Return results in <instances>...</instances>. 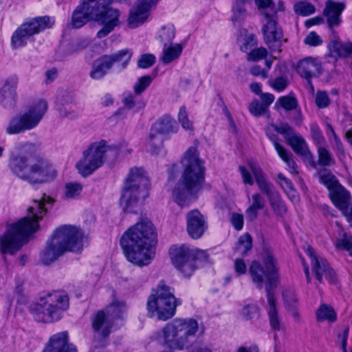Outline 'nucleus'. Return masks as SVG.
Here are the masks:
<instances>
[{
  "instance_id": "1",
  "label": "nucleus",
  "mask_w": 352,
  "mask_h": 352,
  "mask_svg": "<svg viewBox=\"0 0 352 352\" xmlns=\"http://www.w3.org/2000/svg\"><path fill=\"white\" fill-rule=\"evenodd\" d=\"M54 201L45 196L34 199L28 208L27 216L8 226L6 232L0 236V252L11 255L17 252L28 241L29 236L40 228L39 221L47 212L46 204H52Z\"/></svg>"
},
{
  "instance_id": "2",
  "label": "nucleus",
  "mask_w": 352,
  "mask_h": 352,
  "mask_svg": "<svg viewBox=\"0 0 352 352\" xmlns=\"http://www.w3.org/2000/svg\"><path fill=\"white\" fill-rule=\"evenodd\" d=\"M157 233L151 221L142 217L122 235L120 245L127 260L139 266L147 265L155 255Z\"/></svg>"
},
{
  "instance_id": "3",
  "label": "nucleus",
  "mask_w": 352,
  "mask_h": 352,
  "mask_svg": "<svg viewBox=\"0 0 352 352\" xmlns=\"http://www.w3.org/2000/svg\"><path fill=\"white\" fill-rule=\"evenodd\" d=\"M9 168L14 175L30 184L49 182L57 175L53 166L38 155L32 144L23 145L18 155L11 156Z\"/></svg>"
},
{
  "instance_id": "4",
  "label": "nucleus",
  "mask_w": 352,
  "mask_h": 352,
  "mask_svg": "<svg viewBox=\"0 0 352 352\" xmlns=\"http://www.w3.org/2000/svg\"><path fill=\"white\" fill-rule=\"evenodd\" d=\"M181 163L184 170L173 190V196L178 205L184 207L201 190L205 182V167L204 162L194 146L184 153Z\"/></svg>"
},
{
  "instance_id": "5",
  "label": "nucleus",
  "mask_w": 352,
  "mask_h": 352,
  "mask_svg": "<svg viewBox=\"0 0 352 352\" xmlns=\"http://www.w3.org/2000/svg\"><path fill=\"white\" fill-rule=\"evenodd\" d=\"M83 233L72 226L57 228L49 239L41 255V261L48 265L56 261L66 252H80L82 250Z\"/></svg>"
},
{
  "instance_id": "6",
  "label": "nucleus",
  "mask_w": 352,
  "mask_h": 352,
  "mask_svg": "<svg viewBox=\"0 0 352 352\" xmlns=\"http://www.w3.org/2000/svg\"><path fill=\"white\" fill-rule=\"evenodd\" d=\"M149 180L142 168H131L124 181L120 204L125 212L137 213L148 196Z\"/></svg>"
},
{
  "instance_id": "7",
  "label": "nucleus",
  "mask_w": 352,
  "mask_h": 352,
  "mask_svg": "<svg viewBox=\"0 0 352 352\" xmlns=\"http://www.w3.org/2000/svg\"><path fill=\"white\" fill-rule=\"evenodd\" d=\"M180 303L174 296L173 289L161 282L148 298V316L150 318L157 316L159 320H167L175 315L176 307Z\"/></svg>"
},
{
  "instance_id": "8",
  "label": "nucleus",
  "mask_w": 352,
  "mask_h": 352,
  "mask_svg": "<svg viewBox=\"0 0 352 352\" xmlns=\"http://www.w3.org/2000/svg\"><path fill=\"white\" fill-rule=\"evenodd\" d=\"M198 322L192 318L175 319L162 329L164 343L170 348H188L198 331Z\"/></svg>"
},
{
  "instance_id": "9",
  "label": "nucleus",
  "mask_w": 352,
  "mask_h": 352,
  "mask_svg": "<svg viewBox=\"0 0 352 352\" xmlns=\"http://www.w3.org/2000/svg\"><path fill=\"white\" fill-rule=\"evenodd\" d=\"M262 259L266 270H264L261 264L257 261H252L249 273L252 280L256 284L258 289L263 287L265 280H266L267 297L268 292L274 294L273 289L276 287L278 279V269L276 267V260L272 251L268 248L263 250L262 253Z\"/></svg>"
},
{
  "instance_id": "10",
  "label": "nucleus",
  "mask_w": 352,
  "mask_h": 352,
  "mask_svg": "<svg viewBox=\"0 0 352 352\" xmlns=\"http://www.w3.org/2000/svg\"><path fill=\"white\" fill-rule=\"evenodd\" d=\"M170 256L174 266L186 277H189L199 265L208 261V255L205 251L185 244L171 247Z\"/></svg>"
},
{
  "instance_id": "11",
  "label": "nucleus",
  "mask_w": 352,
  "mask_h": 352,
  "mask_svg": "<svg viewBox=\"0 0 352 352\" xmlns=\"http://www.w3.org/2000/svg\"><path fill=\"white\" fill-rule=\"evenodd\" d=\"M68 296L60 292L49 294L45 299H41L31 308L36 320L43 322H52L58 320L63 311L69 307Z\"/></svg>"
},
{
  "instance_id": "12",
  "label": "nucleus",
  "mask_w": 352,
  "mask_h": 352,
  "mask_svg": "<svg viewBox=\"0 0 352 352\" xmlns=\"http://www.w3.org/2000/svg\"><path fill=\"white\" fill-rule=\"evenodd\" d=\"M47 109V102L43 100L32 105L27 111L13 117L10 120L6 127L7 133L18 134L34 128L41 120Z\"/></svg>"
},
{
  "instance_id": "13",
  "label": "nucleus",
  "mask_w": 352,
  "mask_h": 352,
  "mask_svg": "<svg viewBox=\"0 0 352 352\" xmlns=\"http://www.w3.org/2000/svg\"><path fill=\"white\" fill-rule=\"evenodd\" d=\"M111 151V147L104 140L91 144L76 165L80 174L83 177L91 175L103 164L107 153Z\"/></svg>"
},
{
  "instance_id": "14",
  "label": "nucleus",
  "mask_w": 352,
  "mask_h": 352,
  "mask_svg": "<svg viewBox=\"0 0 352 352\" xmlns=\"http://www.w3.org/2000/svg\"><path fill=\"white\" fill-rule=\"evenodd\" d=\"M54 21L48 16H38L23 23L12 36L14 48L23 47L35 34L51 28Z\"/></svg>"
},
{
  "instance_id": "15",
  "label": "nucleus",
  "mask_w": 352,
  "mask_h": 352,
  "mask_svg": "<svg viewBox=\"0 0 352 352\" xmlns=\"http://www.w3.org/2000/svg\"><path fill=\"white\" fill-rule=\"evenodd\" d=\"M126 311V305L124 302L114 300L107 307V314L102 310L99 311L92 322V327L95 331L100 332L104 338L110 333L112 327V321L122 318Z\"/></svg>"
},
{
  "instance_id": "16",
  "label": "nucleus",
  "mask_w": 352,
  "mask_h": 352,
  "mask_svg": "<svg viewBox=\"0 0 352 352\" xmlns=\"http://www.w3.org/2000/svg\"><path fill=\"white\" fill-rule=\"evenodd\" d=\"M132 54L128 50H122L110 55H103L95 60L90 72V77L94 80L102 78L114 63H118L120 69H124L128 65Z\"/></svg>"
},
{
  "instance_id": "17",
  "label": "nucleus",
  "mask_w": 352,
  "mask_h": 352,
  "mask_svg": "<svg viewBox=\"0 0 352 352\" xmlns=\"http://www.w3.org/2000/svg\"><path fill=\"white\" fill-rule=\"evenodd\" d=\"M251 170L261 192L267 197L274 212L278 216H283L287 212V208L280 195L274 190L273 185L268 182L262 170L255 166H250Z\"/></svg>"
},
{
  "instance_id": "18",
  "label": "nucleus",
  "mask_w": 352,
  "mask_h": 352,
  "mask_svg": "<svg viewBox=\"0 0 352 352\" xmlns=\"http://www.w3.org/2000/svg\"><path fill=\"white\" fill-rule=\"evenodd\" d=\"M271 126L275 131L283 135L286 142L296 154L313 160L314 156L309 150L305 139L298 134L289 124L281 122L278 124H272Z\"/></svg>"
},
{
  "instance_id": "19",
  "label": "nucleus",
  "mask_w": 352,
  "mask_h": 352,
  "mask_svg": "<svg viewBox=\"0 0 352 352\" xmlns=\"http://www.w3.org/2000/svg\"><path fill=\"white\" fill-rule=\"evenodd\" d=\"M174 124L175 121L170 116L164 115L152 125L148 140L153 154L157 155L163 146V140L157 135L174 132Z\"/></svg>"
},
{
  "instance_id": "20",
  "label": "nucleus",
  "mask_w": 352,
  "mask_h": 352,
  "mask_svg": "<svg viewBox=\"0 0 352 352\" xmlns=\"http://www.w3.org/2000/svg\"><path fill=\"white\" fill-rule=\"evenodd\" d=\"M264 15L269 19L262 29L264 41L272 51L280 52L283 42H287V39H283L282 30L278 27L276 21L272 19V14L265 13Z\"/></svg>"
},
{
  "instance_id": "21",
  "label": "nucleus",
  "mask_w": 352,
  "mask_h": 352,
  "mask_svg": "<svg viewBox=\"0 0 352 352\" xmlns=\"http://www.w3.org/2000/svg\"><path fill=\"white\" fill-rule=\"evenodd\" d=\"M306 252L311 258L312 270L315 274L316 279L322 283V278L324 277L331 283H334L336 280V274L333 269L329 266L326 259L316 256L314 250L308 246Z\"/></svg>"
},
{
  "instance_id": "22",
  "label": "nucleus",
  "mask_w": 352,
  "mask_h": 352,
  "mask_svg": "<svg viewBox=\"0 0 352 352\" xmlns=\"http://www.w3.org/2000/svg\"><path fill=\"white\" fill-rule=\"evenodd\" d=\"M120 12L119 10L110 8L109 6L106 7L105 11L102 12L96 19V22L103 27L97 33V37L102 38L111 33L116 27L120 23Z\"/></svg>"
},
{
  "instance_id": "23",
  "label": "nucleus",
  "mask_w": 352,
  "mask_h": 352,
  "mask_svg": "<svg viewBox=\"0 0 352 352\" xmlns=\"http://www.w3.org/2000/svg\"><path fill=\"white\" fill-rule=\"evenodd\" d=\"M207 228V222L198 210H190L186 214V230L192 239L201 238Z\"/></svg>"
},
{
  "instance_id": "24",
  "label": "nucleus",
  "mask_w": 352,
  "mask_h": 352,
  "mask_svg": "<svg viewBox=\"0 0 352 352\" xmlns=\"http://www.w3.org/2000/svg\"><path fill=\"white\" fill-rule=\"evenodd\" d=\"M43 352H77L76 346L69 343L68 333L59 332L52 336Z\"/></svg>"
},
{
  "instance_id": "25",
  "label": "nucleus",
  "mask_w": 352,
  "mask_h": 352,
  "mask_svg": "<svg viewBox=\"0 0 352 352\" xmlns=\"http://www.w3.org/2000/svg\"><path fill=\"white\" fill-rule=\"evenodd\" d=\"M344 8L345 5L343 3H336L331 0L326 1L323 14L327 18L329 28L338 26L340 24V15Z\"/></svg>"
},
{
  "instance_id": "26",
  "label": "nucleus",
  "mask_w": 352,
  "mask_h": 352,
  "mask_svg": "<svg viewBox=\"0 0 352 352\" xmlns=\"http://www.w3.org/2000/svg\"><path fill=\"white\" fill-rule=\"evenodd\" d=\"M296 70L301 77L307 80L313 89L311 79L316 74H320V65L314 58L309 57L298 63Z\"/></svg>"
},
{
  "instance_id": "27",
  "label": "nucleus",
  "mask_w": 352,
  "mask_h": 352,
  "mask_svg": "<svg viewBox=\"0 0 352 352\" xmlns=\"http://www.w3.org/2000/svg\"><path fill=\"white\" fill-rule=\"evenodd\" d=\"M113 0H82L80 5L87 14L96 21L100 15L105 11L106 7L110 6Z\"/></svg>"
},
{
  "instance_id": "28",
  "label": "nucleus",
  "mask_w": 352,
  "mask_h": 352,
  "mask_svg": "<svg viewBox=\"0 0 352 352\" xmlns=\"http://www.w3.org/2000/svg\"><path fill=\"white\" fill-rule=\"evenodd\" d=\"M329 197L335 206L340 210L348 208L351 199L349 192L341 184L337 185L329 192Z\"/></svg>"
},
{
  "instance_id": "29",
  "label": "nucleus",
  "mask_w": 352,
  "mask_h": 352,
  "mask_svg": "<svg viewBox=\"0 0 352 352\" xmlns=\"http://www.w3.org/2000/svg\"><path fill=\"white\" fill-rule=\"evenodd\" d=\"M149 14L147 9L140 7V4L137 3L136 6L130 10L127 19L129 27L135 28L143 24L148 19Z\"/></svg>"
},
{
  "instance_id": "30",
  "label": "nucleus",
  "mask_w": 352,
  "mask_h": 352,
  "mask_svg": "<svg viewBox=\"0 0 352 352\" xmlns=\"http://www.w3.org/2000/svg\"><path fill=\"white\" fill-rule=\"evenodd\" d=\"M19 82V78L16 75L12 74L8 76L3 82L0 89V96L5 100H14L16 96V87Z\"/></svg>"
},
{
  "instance_id": "31",
  "label": "nucleus",
  "mask_w": 352,
  "mask_h": 352,
  "mask_svg": "<svg viewBox=\"0 0 352 352\" xmlns=\"http://www.w3.org/2000/svg\"><path fill=\"white\" fill-rule=\"evenodd\" d=\"M252 202L245 210L246 219L248 221H254L258 216V212L265 206L264 198L259 193H254L252 197Z\"/></svg>"
},
{
  "instance_id": "32",
  "label": "nucleus",
  "mask_w": 352,
  "mask_h": 352,
  "mask_svg": "<svg viewBox=\"0 0 352 352\" xmlns=\"http://www.w3.org/2000/svg\"><path fill=\"white\" fill-rule=\"evenodd\" d=\"M268 317L271 328L274 331L280 330V320L278 314L276 299L274 294L268 292Z\"/></svg>"
},
{
  "instance_id": "33",
  "label": "nucleus",
  "mask_w": 352,
  "mask_h": 352,
  "mask_svg": "<svg viewBox=\"0 0 352 352\" xmlns=\"http://www.w3.org/2000/svg\"><path fill=\"white\" fill-rule=\"evenodd\" d=\"M248 1V0H234L232 21L234 26L240 27L244 22L247 16L245 5Z\"/></svg>"
},
{
  "instance_id": "34",
  "label": "nucleus",
  "mask_w": 352,
  "mask_h": 352,
  "mask_svg": "<svg viewBox=\"0 0 352 352\" xmlns=\"http://www.w3.org/2000/svg\"><path fill=\"white\" fill-rule=\"evenodd\" d=\"M329 47L331 55L333 57H347L352 54L351 43H342L335 40L330 43Z\"/></svg>"
},
{
  "instance_id": "35",
  "label": "nucleus",
  "mask_w": 352,
  "mask_h": 352,
  "mask_svg": "<svg viewBox=\"0 0 352 352\" xmlns=\"http://www.w3.org/2000/svg\"><path fill=\"white\" fill-rule=\"evenodd\" d=\"M183 47L180 44L164 45L161 60L164 64H169L181 55Z\"/></svg>"
},
{
  "instance_id": "36",
  "label": "nucleus",
  "mask_w": 352,
  "mask_h": 352,
  "mask_svg": "<svg viewBox=\"0 0 352 352\" xmlns=\"http://www.w3.org/2000/svg\"><path fill=\"white\" fill-rule=\"evenodd\" d=\"M87 12L84 10L82 6L80 4L76 7L72 14L71 25L74 28H80L89 21H93Z\"/></svg>"
},
{
  "instance_id": "37",
  "label": "nucleus",
  "mask_w": 352,
  "mask_h": 352,
  "mask_svg": "<svg viewBox=\"0 0 352 352\" xmlns=\"http://www.w3.org/2000/svg\"><path fill=\"white\" fill-rule=\"evenodd\" d=\"M252 239L250 234L245 233L241 236L234 248V252L239 256H245L252 249Z\"/></svg>"
},
{
  "instance_id": "38",
  "label": "nucleus",
  "mask_w": 352,
  "mask_h": 352,
  "mask_svg": "<svg viewBox=\"0 0 352 352\" xmlns=\"http://www.w3.org/2000/svg\"><path fill=\"white\" fill-rule=\"evenodd\" d=\"M316 317L318 321L329 320L334 322L336 320V314L330 306L326 304L322 305L316 312Z\"/></svg>"
},
{
  "instance_id": "39",
  "label": "nucleus",
  "mask_w": 352,
  "mask_h": 352,
  "mask_svg": "<svg viewBox=\"0 0 352 352\" xmlns=\"http://www.w3.org/2000/svg\"><path fill=\"white\" fill-rule=\"evenodd\" d=\"M318 164L320 166L327 167L335 164V160L332 154L325 147H318Z\"/></svg>"
},
{
  "instance_id": "40",
  "label": "nucleus",
  "mask_w": 352,
  "mask_h": 352,
  "mask_svg": "<svg viewBox=\"0 0 352 352\" xmlns=\"http://www.w3.org/2000/svg\"><path fill=\"white\" fill-rule=\"evenodd\" d=\"M82 190V186L80 183H67L65 185L63 198L65 199H75L80 195Z\"/></svg>"
},
{
  "instance_id": "41",
  "label": "nucleus",
  "mask_w": 352,
  "mask_h": 352,
  "mask_svg": "<svg viewBox=\"0 0 352 352\" xmlns=\"http://www.w3.org/2000/svg\"><path fill=\"white\" fill-rule=\"evenodd\" d=\"M241 314L245 320H252L260 317V310L256 305H247L241 309Z\"/></svg>"
},
{
  "instance_id": "42",
  "label": "nucleus",
  "mask_w": 352,
  "mask_h": 352,
  "mask_svg": "<svg viewBox=\"0 0 352 352\" xmlns=\"http://www.w3.org/2000/svg\"><path fill=\"white\" fill-rule=\"evenodd\" d=\"M294 12L301 16H308L315 12L314 5L307 1L297 2L294 6Z\"/></svg>"
},
{
  "instance_id": "43",
  "label": "nucleus",
  "mask_w": 352,
  "mask_h": 352,
  "mask_svg": "<svg viewBox=\"0 0 352 352\" xmlns=\"http://www.w3.org/2000/svg\"><path fill=\"white\" fill-rule=\"evenodd\" d=\"M278 104L286 111H292L296 109L298 104L297 99L291 95L279 98L276 103V105Z\"/></svg>"
},
{
  "instance_id": "44",
  "label": "nucleus",
  "mask_w": 352,
  "mask_h": 352,
  "mask_svg": "<svg viewBox=\"0 0 352 352\" xmlns=\"http://www.w3.org/2000/svg\"><path fill=\"white\" fill-rule=\"evenodd\" d=\"M319 179L320 183L324 184L329 192L340 184L336 177L329 172L320 174Z\"/></svg>"
},
{
  "instance_id": "45",
  "label": "nucleus",
  "mask_w": 352,
  "mask_h": 352,
  "mask_svg": "<svg viewBox=\"0 0 352 352\" xmlns=\"http://www.w3.org/2000/svg\"><path fill=\"white\" fill-rule=\"evenodd\" d=\"M152 80V77L148 75L139 78L133 86L135 94L140 95L151 85Z\"/></svg>"
},
{
  "instance_id": "46",
  "label": "nucleus",
  "mask_w": 352,
  "mask_h": 352,
  "mask_svg": "<svg viewBox=\"0 0 352 352\" xmlns=\"http://www.w3.org/2000/svg\"><path fill=\"white\" fill-rule=\"evenodd\" d=\"M175 30L173 27H164L162 28L160 38L161 42L164 45H170L173 44V41L175 38Z\"/></svg>"
},
{
  "instance_id": "47",
  "label": "nucleus",
  "mask_w": 352,
  "mask_h": 352,
  "mask_svg": "<svg viewBox=\"0 0 352 352\" xmlns=\"http://www.w3.org/2000/svg\"><path fill=\"white\" fill-rule=\"evenodd\" d=\"M278 155L287 164L292 173H298L297 165L292 158V155L286 148L278 153Z\"/></svg>"
},
{
  "instance_id": "48",
  "label": "nucleus",
  "mask_w": 352,
  "mask_h": 352,
  "mask_svg": "<svg viewBox=\"0 0 352 352\" xmlns=\"http://www.w3.org/2000/svg\"><path fill=\"white\" fill-rule=\"evenodd\" d=\"M248 109L250 112L255 116L263 115L268 111L266 105H264L261 102L256 99L252 101Z\"/></svg>"
},
{
  "instance_id": "49",
  "label": "nucleus",
  "mask_w": 352,
  "mask_h": 352,
  "mask_svg": "<svg viewBox=\"0 0 352 352\" xmlns=\"http://www.w3.org/2000/svg\"><path fill=\"white\" fill-rule=\"evenodd\" d=\"M178 120L182 127L186 130H193L192 122L188 119L185 107H182L178 113Z\"/></svg>"
},
{
  "instance_id": "50",
  "label": "nucleus",
  "mask_w": 352,
  "mask_h": 352,
  "mask_svg": "<svg viewBox=\"0 0 352 352\" xmlns=\"http://www.w3.org/2000/svg\"><path fill=\"white\" fill-rule=\"evenodd\" d=\"M155 56L152 54H143L138 61V66L142 69L151 67L155 63Z\"/></svg>"
},
{
  "instance_id": "51",
  "label": "nucleus",
  "mask_w": 352,
  "mask_h": 352,
  "mask_svg": "<svg viewBox=\"0 0 352 352\" xmlns=\"http://www.w3.org/2000/svg\"><path fill=\"white\" fill-rule=\"evenodd\" d=\"M267 55V51L265 47H259L252 50L248 54V61H257L265 58Z\"/></svg>"
},
{
  "instance_id": "52",
  "label": "nucleus",
  "mask_w": 352,
  "mask_h": 352,
  "mask_svg": "<svg viewBox=\"0 0 352 352\" xmlns=\"http://www.w3.org/2000/svg\"><path fill=\"white\" fill-rule=\"evenodd\" d=\"M256 45V36L253 34H245L243 39V43L241 45V50L244 52H248L252 47Z\"/></svg>"
},
{
  "instance_id": "53",
  "label": "nucleus",
  "mask_w": 352,
  "mask_h": 352,
  "mask_svg": "<svg viewBox=\"0 0 352 352\" xmlns=\"http://www.w3.org/2000/svg\"><path fill=\"white\" fill-rule=\"evenodd\" d=\"M310 130L312 138L316 144L322 145L325 142V139L318 124H312Z\"/></svg>"
},
{
  "instance_id": "54",
  "label": "nucleus",
  "mask_w": 352,
  "mask_h": 352,
  "mask_svg": "<svg viewBox=\"0 0 352 352\" xmlns=\"http://www.w3.org/2000/svg\"><path fill=\"white\" fill-rule=\"evenodd\" d=\"M336 246L338 249L347 251L350 250L352 248L351 237L349 236L346 234H344L342 239H339L336 241Z\"/></svg>"
},
{
  "instance_id": "55",
  "label": "nucleus",
  "mask_w": 352,
  "mask_h": 352,
  "mask_svg": "<svg viewBox=\"0 0 352 352\" xmlns=\"http://www.w3.org/2000/svg\"><path fill=\"white\" fill-rule=\"evenodd\" d=\"M330 102V99L326 91H319L316 94V104L319 108L327 107Z\"/></svg>"
},
{
  "instance_id": "56",
  "label": "nucleus",
  "mask_w": 352,
  "mask_h": 352,
  "mask_svg": "<svg viewBox=\"0 0 352 352\" xmlns=\"http://www.w3.org/2000/svg\"><path fill=\"white\" fill-rule=\"evenodd\" d=\"M270 85L276 91H282L287 87L288 80L285 77H278L270 82Z\"/></svg>"
},
{
  "instance_id": "57",
  "label": "nucleus",
  "mask_w": 352,
  "mask_h": 352,
  "mask_svg": "<svg viewBox=\"0 0 352 352\" xmlns=\"http://www.w3.org/2000/svg\"><path fill=\"white\" fill-rule=\"evenodd\" d=\"M329 127L331 129V131L333 136V140H334V143H335L336 150L338 152L337 155H338V158L341 160L342 158H344L345 157V153H344L343 145H342L340 138L336 134L333 129L331 127V125H329Z\"/></svg>"
},
{
  "instance_id": "58",
  "label": "nucleus",
  "mask_w": 352,
  "mask_h": 352,
  "mask_svg": "<svg viewBox=\"0 0 352 352\" xmlns=\"http://www.w3.org/2000/svg\"><path fill=\"white\" fill-rule=\"evenodd\" d=\"M305 43L310 46H318L322 43V40L315 32H311L305 38Z\"/></svg>"
},
{
  "instance_id": "59",
  "label": "nucleus",
  "mask_w": 352,
  "mask_h": 352,
  "mask_svg": "<svg viewBox=\"0 0 352 352\" xmlns=\"http://www.w3.org/2000/svg\"><path fill=\"white\" fill-rule=\"evenodd\" d=\"M285 303L290 308H294L297 302L296 297L294 293L289 291H285L283 293Z\"/></svg>"
},
{
  "instance_id": "60",
  "label": "nucleus",
  "mask_w": 352,
  "mask_h": 352,
  "mask_svg": "<svg viewBox=\"0 0 352 352\" xmlns=\"http://www.w3.org/2000/svg\"><path fill=\"white\" fill-rule=\"evenodd\" d=\"M231 222L236 230H241L243 226V217L242 214L234 213L231 217Z\"/></svg>"
},
{
  "instance_id": "61",
  "label": "nucleus",
  "mask_w": 352,
  "mask_h": 352,
  "mask_svg": "<svg viewBox=\"0 0 352 352\" xmlns=\"http://www.w3.org/2000/svg\"><path fill=\"white\" fill-rule=\"evenodd\" d=\"M123 103L124 107L129 109H133L137 105L135 97L131 93H127L124 94V97L123 98Z\"/></svg>"
},
{
  "instance_id": "62",
  "label": "nucleus",
  "mask_w": 352,
  "mask_h": 352,
  "mask_svg": "<svg viewBox=\"0 0 352 352\" xmlns=\"http://www.w3.org/2000/svg\"><path fill=\"white\" fill-rule=\"evenodd\" d=\"M278 178L281 182L280 185L285 192H290L294 190L293 184L289 179L286 178L283 175L278 174Z\"/></svg>"
},
{
  "instance_id": "63",
  "label": "nucleus",
  "mask_w": 352,
  "mask_h": 352,
  "mask_svg": "<svg viewBox=\"0 0 352 352\" xmlns=\"http://www.w3.org/2000/svg\"><path fill=\"white\" fill-rule=\"evenodd\" d=\"M59 113L61 117L67 118L71 120L75 119L78 116V113L76 111L67 108L60 109Z\"/></svg>"
},
{
  "instance_id": "64",
  "label": "nucleus",
  "mask_w": 352,
  "mask_h": 352,
  "mask_svg": "<svg viewBox=\"0 0 352 352\" xmlns=\"http://www.w3.org/2000/svg\"><path fill=\"white\" fill-rule=\"evenodd\" d=\"M234 270L239 275L245 274L247 271L246 265L242 258H236L234 261Z\"/></svg>"
}]
</instances>
